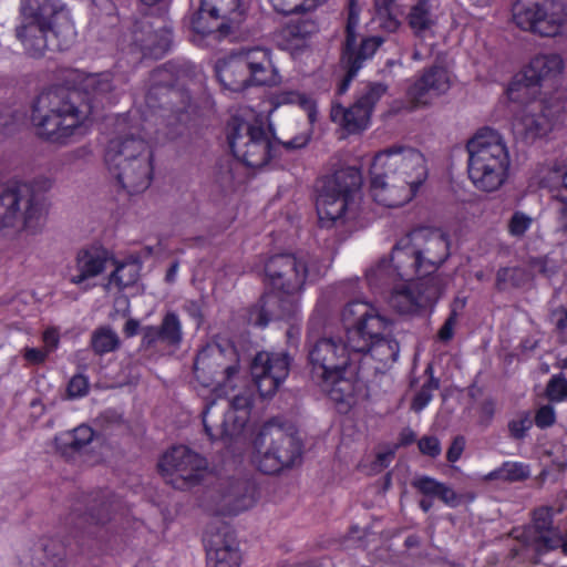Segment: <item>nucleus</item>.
<instances>
[{
    "instance_id": "1",
    "label": "nucleus",
    "mask_w": 567,
    "mask_h": 567,
    "mask_svg": "<svg viewBox=\"0 0 567 567\" xmlns=\"http://www.w3.org/2000/svg\"><path fill=\"white\" fill-rule=\"evenodd\" d=\"M373 200L385 207L410 202L427 177L425 156L408 145H393L378 152L370 167Z\"/></svg>"
},
{
    "instance_id": "2",
    "label": "nucleus",
    "mask_w": 567,
    "mask_h": 567,
    "mask_svg": "<svg viewBox=\"0 0 567 567\" xmlns=\"http://www.w3.org/2000/svg\"><path fill=\"white\" fill-rule=\"evenodd\" d=\"M349 346L353 353L363 354L365 362L381 372L399 358V342L393 337L394 322L370 302L353 300L341 312Z\"/></svg>"
},
{
    "instance_id": "3",
    "label": "nucleus",
    "mask_w": 567,
    "mask_h": 567,
    "mask_svg": "<svg viewBox=\"0 0 567 567\" xmlns=\"http://www.w3.org/2000/svg\"><path fill=\"white\" fill-rule=\"evenodd\" d=\"M17 38L32 56L63 50L74 35L70 12L60 0H21Z\"/></svg>"
},
{
    "instance_id": "4",
    "label": "nucleus",
    "mask_w": 567,
    "mask_h": 567,
    "mask_svg": "<svg viewBox=\"0 0 567 567\" xmlns=\"http://www.w3.org/2000/svg\"><path fill=\"white\" fill-rule=\"evenodd\" d=\"M353 351L341 337H322L308 351L311 380L337 403L348 402L354 394Z\"/></svg>"
},
{
    "instance_id": "5",
    "label": "nucleus",
    "mask_w": 567,
    "mask_h": 567,
    "mask_svg": "<svg viewBox=\"0 0 567 567\" xmlns=\"http://www.w3.org/2000/svg\"><path fill=\"white\" fill-rule=\"evenodd\" d=\"M215 71L223 87L230 92L281 83L272 51L262 45L243 47L231 52L216 62Z\"/></svg>"
},
{
    "instance_id": "6",
    "label": "nucleus",
    "mask_w": 567,
    "mask_h": 567,
    "mask_svg": "<svg viewBox=\"0 0 567 567\" xmlns=\"http://www.w3.org/2000/svg\"><path fill=\"white\" fill-rule=\"evenodd\" d=\"M86 115L54 91L41 93L33 103L31 125L35 135L51 144L68 145L87 132Z\"/></svg>"
},
{
    "instance_id": "7",
    "label": "nucleus",
    "mask_w": 567,
    "mask_h": 567,
    "mask_svg": "<svg viewBox=\"0 0 567 567\" xmlns=\"http://www.w3.org/2000/svg\"><path fill=\"white\" fill-rule=\"evenodd\" d=\"M467 174L473 186L485 193L498 190L507 181L511 156L504 137L495 130H480L466 145Z\"/></svg>"
},
{
    "instance_id": "8",
    "label": "nucleus",
    "mask_w": 567,
    "mask_h": 567,
    "mask_svg": "<svg viewBox=\"0 0 567 567\" xmlns=\"http://www.w3.org/2000/svg\"><path fill=\"white\" fill-rule=\"evenodd\" d=\"M362 175L355 167H344L328 177L316 207L321 227L344 226L360 214Z\"/></svg>"
},
{
    "instance_id": "9",
    "label": "nucleus",
    "mask_w": 567,
    "mask_h": 567,
    "mask_svg": "<svg viewBox=\"0 0 567 567\" xmlns=\"http://www.w3.org/2000/svg\"><path fill=\"white\" fill-rule=\"evenodd\" d=\"M49 200L37 183L14 184L0 193V230L39 233L47 220Z\"/></svg>"
},
{
    "instance_id": "10",
    "label": "nucleus",
    "mask_w": 567,
    "mask_h": 567,
    "mask_svg": "<svg viewBox=\"0 0 567 567\" xmlns=\"http://www.w3.org/2000/svg\"><path fill=\"white\" fill-rule=\"evenodd\" d=\"M447 256L449 241L442 231L420 229L393 248L391 264L401 279L410 280L422 270L435 272Z\"/></svg>"
},
{
    "instance_id": "11",
    "label": "nucleus",
    "mask_w": 567,
    "mask_h": 567,
    "mask_svg": "<svg viewBox=\"0 0 567 567\" xmlns=\"http://www.w3.org/2000/svg\"><path fill=\"white\" fill-rule=\"evenodd\" d=\"M302 445L297 435L272 419L254 440L252 462L265 474H277L300 461Z\"/></svg>"
},
{
    "instance_id": "12",
    "label": "nucleus",
    "mask_w": 567,
    "mask_h": 567,
    "mask_svg": "<svg viewBox=\"0 0 567 567\" xmlns=\"http://www.w3.org/2000/svg\"><path fill=\"white\" fill-rule=\"evenodd\" d=\"M513 21L524 31L543 38L567 34V0H517Z\"/></svg>"
},
{
    "instance_id": "13",
    "label": "nucleus",
    "mask_w": 567,
    "mask_h": 567,
    "mask_svg": "<svg viewBox=\"0 0 567 567\" xmlns=\"http://www.w3.org/2000/svg\"><path fill=\"white\" fill-rule=\"evenodd\" d=\"M227 138L234 156L247 166L262 167L274 155L270 135L257 122L234 116L227 125Z\"/></svg>"
},
{
    "instance_id": "14",
    "label": "nucleus",
    "mask_w": 567,
    "mask_h": 567,
    "mask_svg": "<svg viewBox=\"0 0 567 567\" xmlns=\"http://www.w3.org/2000/svg\"><path fill=\"white\" fill-rule=\"evenodd\" d=\"M239 373V358L231 347L223 348L217 343L204 347L196 355L194 375L204 388L224 393L233 388Z\"/></svg>"
},
{
    "instance_id": "15",
    "label": "nucleus",
    "mask_w": 567,
    "mask_h": 567,
    "mask_svg": "<svg viewBox=\"0 0 567 567\" xmlns=\"http://www.w3.org/2000/svg\"><path fill=\"white\" fill-rule=\"evenodd\" d=\"M158 470L164 481L179 491H187L199 485L208 470L205 457L185 445L173 446L158 462Z\"/></svg>"
},
{
    "instance_id": "16",
    "label": "nucleus",
    "mask_w": 567,
    "mask_h": 567,
    "mask_svg": "<svg viewBox=\"0 0 567 567\" xmlns=\"http://www.w3.org/2000/svg\"><path fill=\"white\" fill-rule=\"evenodd\" d=\"M565 70V61L559 53H540L535 55L507 89V96L513 102H525L528 96H536L543 84L559 78Z\"/></svg>"
},
{
    "instance_id": "17",
    "label": "nucleus",
    "mask_w": 567,
    "mask_h": 567,
    "mask_svg": "<svg viewBox=\"0 0 567 567\" xmlns=\"http://www.w3.org/2000/svg\"><path fill=\"white\" fill-rule=\"evenodd\" d=\"M513 120V132L516 136L534 141L545 136L553 126V120L563 110L558 99L537 100L536 96H528Z\"/></svg>"
},
{
    "instance_id": "18",
    "label": "nucleus",
    "mask_w": 567,
    "mask_h": 567,
    "mask_svg": "<svg viewBox=\"0 0 567 567\" xmlns=\"http://www.w3.org/2000/svg\"><path fill=\"white\" fill-rule=\"evenodd\" d=\"M358 23L359 10L357 9L354 1L350 0L349 17L346 29V42L341 58V63L346 69L347 74L338 87L339 94L347 92L351 81L361 69L363 62L370 59L383 42L381 38L370 37L362 39L360 43H358L355 34Z\"/></svg>"
},
{
    "instance_id": "19",
    "label": "nucleus",
    "mask_w": 567,
    "mask_h": 567,
    "mask_svg": "<svg viewBox=\"0 0 567 567\" xmlns=\"http://www.w3.org/2000/svg\"><path fill=\"white\" fill-rule=\"evenodd\" d=\"M228 411L215 413L216 402L212 401L202 413L206 434L210 440L221 439L239 432L248 422L251 396L248 392L236 395L227 403Z\"/></svg>"
},
{
    "instance_id": "20",
    "label": "nucleus",
    "mask_w": 567,
    "mask_h": 567,
    "mask_svg": "<svg viewBox=\"0 0 567 567\" xmlns=\"http://www.w3.org/2000/svg\"><path fill=\"white\" fill-rule=\"evenodd\" d=\"M265 281L288 297L299 293L308 277L307 264L291 254L271 256L265 264Z\"/></svg>"
},
{
    "instance_id": "21",
    "label": "nucleus",
    "mask_w": 567,
    "mask_h": 567,
    "mask_svg": "<svg viewBox=\"0 0 567 567\" xmlns=\"http://www.w3.org/2000/svg\"><path fill=\"white\" fill-rule=\"evenodd\" d=\"M110 265H115L113 254L102 245L91 244L75 252L65 276L70 284L87 290L92 287L90 281L104 274Z\"/></svg>"
},
{
    "instance_id": "22",
    "label": "nucleus",
    "mask_w": 567,
    "mask_h": 567,
    "mask_svg": "<svg viewBox=\"0 0 567 567\" xmlns=\"http://www.w3.org/2000/svg\"><path fill=\"white\" fill-rule=\"evenodd\" d=\"M291 358L286 352H258L251 363V377L262 398H271L289 375Z\"/></svg>"
},
{
    "instance_id": "23",
    "label": "nucleus",
    "mask_w": 567,
    "mask_h": 567,
    "mask_svg": "<svg viewBox=\"0 0 567 567\" xmlns=\"http://www.w3.org/2000/svg\"><path fill=\"white\" fill-rule=\"evenodd\" d=\"M451 85L450 71L446 68L434 65L408 89L406 94L414 107L427 106L434 99L445 94Z\"/></svg>"
},
{
    "instance_id": "24",
    "label": "nucleus",
    "mask_w": 567,
    "mask_h": 567,
    "mask_svg": "<svg viewBox=\"0 0 567 567\" xmlns=\"http://www.w3.org/2000/svg\"><path fill=\"white\" fill-rule=\"evenodd\" d=\"M154 161L151 145L141 136L120 135L112 138L105 151L109 168L124 166L135 162Z\"/></svg>"
},
{
    "instance_id": "25",
    "label": "nucleus",
    "mask_w": 567,
    "mask_h": 567,
    "mask_svg": "<svg viewBox=\"0 0 567 567\" xmlns=\"http://www.w3.org/2000/svg\"><path fill=\"white\" fill-rule=\"evenodd\" d=\"M207 567H240L241 556L237 539L228 526L205 537Z\"/></svg>"
},
{
    "instance_id": "26",
    "label": "nucleus",
    "mask_w": 567,
    "mask_h": 567,
    "mask_svg": "<svg viewBox=\"0 0 567 567\" xmlns=\"http://www.w3.org/2000/svg\"><path fill=\"white\" fill-rule=\"evenodd\" d=\"M291 300H281L276 293L264 295L247 310V321L255 327L265 328L271 320L285 319L293 311Z\"/></svg>"
},
{
    "instance_id": "27",
    "label": "nucleus",
    "mask_w": 567,
    "mask_h": 567,
    "mask_svg": "<svg viewBox=\"0 0 567 567\" xmlns=\"http://www.w3.org/2000/svg\"><path fill=\"white\" fill-rule=\"evenodd\" d=\"M154 161H137L124 166L109 168L117 183L128 194H140L145 192L152 182Z\"/></svg>"
},
{
    "instance_id": "28",
    "label": "nucleus",
    "mask_w": 567,
    "mask_h": 567,
    "mask_svg": "<svg viewBox=\"0 0 567 567\" xmlns=\"http://www.w3.org/2000/svg\"><path fill=\"white\" fill-rule=\"evenodd\" d=\"M203 11L219 20V34L225 37L245 18L241 0H203Z\"/></svg>"
},
{
    "instance_id": "29",
    "label": "nucleus",
    "mask_w": 567,
    "mask_h": 567,
    "mask_svg": "<svg viewBox=\"0 0 567 567\" xmlns=\"http://www.w3.org/2000/svg\"><path fill=\"white\" fill-rule=\"evenodd\" d=\"M223 507L229 514H238L251 508L257 502L256 485L248 480L229 482L221 491Z\"/></svg>"
},
{
    "instance_id": "30",
    "label": "nucleus",
    "mask_w": 567,
    "mask_h": 567,
    "mask_svg": "<svg viewBox=\"0 0 567 567\" xmlns=\"http://www.w3.org/2000/svg\"><path fill=\"white\" fill-rule=\"evenodd\" d=\"M440 14L431 0H417L406 13L405 20L409 28L416 37L432 32L437 25Z\"/></svg>"
},
{
    "instance_id": "31",
    "label": "nucleus",
    "mask_w": 567,
    "mask_h": 567,
    "mask_svg": "<svg viewBox=\"0 0 567 567\" xmlns=\"http://www.w3.org/2000/svg\"><path fill=\"white\" fill-rule=\"evenodd\" d=\"M533 529L535 540L545 550H551L560 546L561 536L553 527V515L548 507H540L534 512Z\"/></svg>"
},
{
    "instance_id": "32",
    "label": "nucleus",
    "mask_w": 567,
    "mask_h": 567,
    "mask_svg": "<svg viewBox=\"0 0 567 567\" xmlns=\"http://www.w3.org/2000/svg\"><path fill=\"white\" fill-rule=\"evenodd\" d=\"M330 115L331 120L342 126L348 133H358L365 130L371 116L367 109L355 102L348 109L334 104Z\"/></svg>"
},
{
    "instance_id": "33",
    "label": "nucleus",
    "mask_w": 567,
    "mask_h": 567,
    "mask_svg": "<svg viewBox=\"0 0 567 567\" xmlns=\"http://www.w3.org/2000/svg\"><path fill=\"white\" fill-rule=\"evenodd\" d=\"M426 274L425 270L417 272V279L412 284L414 290L417 292V296L423 305L426 307L427 305L435 302L440 296L442 295L445 287L451 281L450 276H444L441 274Z\"/></svg>"
},
{
    "instance_id": "34",
    "label": "nucleus",
    "mask_w": 567,
    "mask_h": 567,
    "mask_svg": "<svg viewBox=\"0 0 567 567\" xmlns=\"http://www.w3.org/2000/svg\"><path fill=\"white\" fill-rule=\"evenodd\" d=\"M114 270L107 278L106 289L123 290L133 286L140 278L141 265L136 261L118 262L115 259Z\"/></svg>"
},
{
    "instance_id": "35",
    "label": "nucleus",
    "mask_w": 567,
    "mask_h": 567,
    "mask_svg": "<svg viewBox=\"0 0 567 567\" xmlns=\"http://www.w3.org/2000/svg\"><path fill=\"white\" fill-rule=\"evenodd\" d=\"M299 17L290 20L284 29L286 37L296 40H306L319 31V22L315 11H300Z\"/></svg>"
},
{
    "instance_id": "36",
    "label": "nucleus",
    "mask_w": 567,
    "mask_h": 567,
    "mask_svg": "<svg viewBox=\"0 0 567 567\" xmlns=\"http://www.w3.org/2000/svg\"><path fill=\"white\" fill-rule=\"evenodd\" d=\"M94 432L87 425H80L73 431L63 432L55 437L56 447L62 454L79 451L93 440Z\"/></svg>"
},
{
    "instance_id": "37",
    "label": "nucleus",
    "mask_w": 567,
    "mask_h": 567,
    "mask_svg": "<svg viewBox=\"0 0 567 567\" xmlns=\"http://www.w3.org/2000/svg\"><path fill=\"white\" fill-rule=\"evenodd\" d=\"M121 508V503L113 496H102L94 498L89 507L86 519L95 524H105L112 519L114 514Z\"/></svg>"
},
{
    "instance_id": "38",
    "label": "nucleus",
    "mask_w": 567,
    "mask_h": 567,
    "mask_svg": "<svg viewBox=\"0 0 567 567\" xmlns=\"http://www.w3.org/2000/svg\"><path fill=\"white\" fill-rule=\"evenodd\" d=\"M390 305L400 313H411L423 307L413 285L395 288L390 297Z\"/></svg>"
},
{
    "instance_id": "39",
    "label": "nucleus",
    "mask_w": 567,
    "mask_h": 567,
    "mask_svg": "<svg viewBox=\"0 0 567 567\" xmlns=\"http://www.w3.org/2000/svg\"><path fill=\"white\" fill-rule=\"evenodd\" d=\"M529 476L528 466L518 462H504L498 468L485 475V481L519 482Z\"/></svg>"
},
{
    "instance_id": "40",
    "label": "nucleus",
    "mask_w": 567,
    "mask_h": 567,
    "mask_svg": "<svg viewBox=\"0 0 567 567\" xmlns=\"http://www.w3.org/2000/svg\"><path fill=\"white\" fill-rule=\"evenodd\" d=\"M374 9L381 27L395 32L401 27V21L395 13V0H374Z\"/></svg>"
},
{
    "instance_id": "41",
    "label": "nucleus",
    "mask_w": 567,
    "mask_h": 567,
    "mask_svg": "<svg viewBox=\"0 0 567 567\" xmlns=\"http://www.w3.org/2000/svg\"><path fill=\"white\" fill-rule=\"evenodd\" d=\"M91 344L95 353L104 354L118 348L120 338L117 333L111 328L102 327L93 332Z\"/></svg>"
},
{
    "instance_id": "42",
    "label": "nucleus",
    "mask_w": 567,
    "mask_h": 567,
    "mask_svg": "<svg viewBox=\"0 0 567 567\" xmlns=\"http://www.w3.org/2000/svg\"><path fill=\"white\" fill-rule=\"evenodd\" d=\"M158 327L162 332V343L179 346L183 339L182 322L175 312H167Z\"/></svg>"
},
{
    "instance_id": "43",
    "label": "nucleus",
    "mask_w": 567,
    "mask_h": 567,
    "mask_svg": "<svg viewBox=\"0 0 567 567\" xmlns=\"http://www.w3.org/2000/svg\"><path fill=\"white\" fill-rule=\"evenodd\" d=\"M219 20L208 16V12L203 11V1L197 12L190 19V28L193 32L200 37L210 35L214 32L219 33Z\"/></svg>"
},
{
    "instance_id": "44",
    "label": "nucleus",
    "mask_w": 567,
    "mask_h": 567,
    "mask_svg": "<svg viewBox=\"0 0 567 567\" xmlns=\"http://www.w3.org/2000/svg\"><path fill=\"white\" fill-rule=\"evenodd\" d=\"M388 87L382 83H369L359 93L355 103L361 104L371 114L374 105L385 94Z\"/></svg>"
},
{
    "instance_id": "45",
    "label": "nucleus",
    "mask_w": 567,
    "mask_h": 567,
    "mask_svg": "<svg viewBox=\"0 0 567 567\" xmlns=\"http://www.w3.org/2000/svg\"><path fill=\"white\" fill-rule=\"evenodd\" d=\"M551 202L555 206V231L567 240V197L555 194L551 196Z\"/></svg>"
},
{
    "instance_id": "46",
    "label": "nucleus",
    "mask_w": 567,
    "mask_h": 567,
    "mask_svg": "<svg viewBox=\"0 0 567 567\" xmlns=\"http://www.w3.org/2000/svg\"><path fill=\"white\" fill-rule=\"evenodd\" d=\"M546 396L551 402H564L567 400V379L564 373L551 375L546 385Z\"/></svg>"
},
{
    "instance_id": "47",
    "label": "nucleus",
    "mask_w": 567,
    "mask_h": 567,
    "mask_svg": "<svg viewBox=\"0 0 567 567\" xmlns=\"http://www.w3.org/2000/svg\"><path fill=\"white\" fill-rule=\"evenodd\" d=\"M533 420L529 412H522L517 414L509 423L508 431L511 436L515 440H522L526 433L532 429Z\"/></svg>"
},
{
    "instance_id": "48",
    "label": "nucleus",
    "mask_w": 567,
    "mask_h": 567,
    "mask_svg": "<svg viewBox=\"0 0 567 567\" xmlns=\"http://www.w3.org/2000/svg\"><path fill=\"white\" fill-rule=\"evenodd\" d=\"M274 9L282 14L299 13L300 11H316L307 0H270Z\"/></svg>"
},
{
    "instance_id": "49",
    "label": "nucleus",
    "mask_w": 567,
    "mask_h": 567,
    "mask_svg": "<svg viewBox=\"0 0 567 567\" xmlns=\"http://www.w3.org/2000/svg\"><path fill=\"white\" fill-rule=\"evenodd\" d=\"M532 224L533 218L529 215L523 212H515L508 221L507 229L513 237H523Z\"/></svg>"
},
{
    "instance_id": "50",
    "label": "nucleus",
    "mask_w": 567,
    "mask_h": 567,
    "mask_svg": "<svg viewBox=\"0 0 567 567\" xmlns=\"http://www.w3.org/2000/svg\"><path fill=\"white\" fill-rule=\"evenodd\" d=\"M285 101L289 103H298L307 113L308 120L311 124L317 121V104L311 97L291 92L286 94Z\"/></svg>"
},
{
    "instance_id": "51",
    "label": "nucleus",
    "mask_w": 567,
    "mask_h": 567,
    "mask_svg": "<svg viewBox=\"0 0 567 567\" xmlns=\"http://www.w3.org/2000/svg\"><path fill=\"white\" fill-rule=\"evenodd\" d=\"M86 86L92 90L94 94H104L112 90V74L104 72L94 74L87 78Z\"/></svg>"
},
{
    "instance_id": "52",
    "label": "nucleus",
    "mask_w": 567,
    "mask_h": 567,
    "mask_svg": "<svg viewBox=\"0 0 567 567\" xmlns=\"http://www.w3.org/2000/svg\"><path fill=\"white\" fill-rule=\"evenodd\" d=\"M89 380L83 374H75L68 383V396L70 399L82 398L89 392Z\"/></svg>"
},
{
    "instance_id": "53",
    "label": "nucleus",
    "mask_w": 567,
    "mask_h": 567,
    "mask_svg": "<svg viewBox=\"0 0 567 567\" xmlns=\"http://www.w3.org/2000/svg\"><path fill=\"white\" fill-rule=\"evenodd\" d=\"M441 484V482L426 475L416 477L412 482V486L416 488L420 493H422L425 496L435 497L437 496Z\"/></svg>"
},
{
    "instance_id": "54",
    "label": "nucleus",
    "mask_w": 567,
    "mask_h": 567,
    "mask_svg": "<svg viewBox=\"0 0 567 567\" xmlns=\"http://www.w3.org/2000/svg\"><path fill=\"white\" fill-rule=\"evenodd\" d=\"M556 422V412L555 409L549 405L540 406L535 414V424L539 429H546L551 426Z\"/></svg>"
},
{
    "instance_id": "55",
    "label": "nucleus",
    "mask_w": 567,
    "mask_h": 567,
    "mask_svg": "<svg viewBox=\"0 0 567 567\" xmlns=\"http://www.w3.org/2000/svg\"><path fill=\"white\" fill-rule=\"evenodd\" d=\"M420 452L430 457H436L441 454V444L435 436H423L419 443Z\"/></svg>"
},
{
    "instance_id": "56",
    "label": "nucleus",
    "mask_w": 567,
    "mask_h": 567,
    "mask_svg": "<svg viewBox=\"0 0 567 567\" xmlns=\"http://www.w3.org/2000/svg\"><path fill=\"white\" fill-rule=\"evenodd\" d=\"M457 317H458V313H457L456 309L453 308L450 312V316L445 320L444 324L439 330L437 336L441 341L447 342L453 338L454 329L457 323Z\"/></svg>"
},
{
    "instance_id": "57",
    "label": "nucleus",
    "mask_w": 567,
    "mask_h": 567,
    "mask_svg": "<svg viewBox=\"0 0 567 567\" xmlns=\"http://www.w3.org/2000/svg\"><path fill=\"white\" fill-rule=\"evenodd\" d=\"M142 347L146 349H152L157 346V343L162 342V332L159 327L147 326L142 330Z\"/></svg>"
},
{
    "instance_id": "58",
    "label": "nucleus",
    "mask_w": 567,
    "mask_h": 567,
    "mask_svg": "<svg viewBox=\"0 0 567 567\" xmlns=\"http://www.w3.org/2000/svg\"><path fill=\"white\" fill-rule=\"evenodd\" d=\"M436 497L450 507H456L461 502V497L444 483L441 484Z\"/></svg>"
},
{
    "instance_id": "59",
    "label": "nucleus",
    "mask_w": 567,
    "mask_h": 567,
    "mask_svg": "<svg viewBox=\"0 0 567 567\" xmlns=\"http://www.w3.org/2000/svg\"><path fill=\"white\" fill-rule=\"evenodd\" d=\"M520 272L518 268H501L496 275V285L498 289H506L508 282L513 281L514 278Z\"/></svg>"
},
{
    "instance_id": "60",
    "label": "nucleus",
    "mask_w": 567,
    "mask_h": 567,
    "mask_svg": "<svg viewBox=\"0 0 567 567\" xmlns=\"http://www.w3.org/2000/svg\"><path fill=\"white\" fill-rule=\"evenodd\" d=\"M433 394L430 392L429 388L422 386L413 399L412 409L415 412L422 411L431 402Z\"/></svg>"
},
{
    "instance_id": "61",
    "label": "nucleus",
    "mask_w": 567,
    "mask_h": 567,
    "mask_svg": "<svg viewBox=\"0 0 567 567\" xmlns=\"http://www.w3.org/2000/svg\"><path fill=\"white\" fill-rule=\"evenodd\" d=\"M465 447V440L463 436H456L447 450L446 458L449 462L454 463L458 461Z\"/></svg>"
},
{
    "instance_id": "62",
    "label": "nucleus",
    "mask_w": 567,
    "mask_h": 567,
    "mask_svg": "<svg viewBox=\"0 0 567 567\" xmlns=\"http://www.w3.org/2000/svg\"><path fill=\"white\" fill-rule=\"evenodd\" d=\"M49 354V351L37 348H25L24 359L32 364H40L44 362Z\"/></svg>"
},
{
    "instance_id": "63",
    "label": "nucleus",
    "mask_w": 567,
    "mask_h": 567,
    "mask_svg": "<svg viewBox=\"0 0 567 567\" xmlns=\"http://www.w3.org/2000/svg\"><path fill=\"white\" fill-rule=\"evenodd\" d=\"M60 337L59 331L55 328H49L43 332V342L47 351H52L56 348Z\"/></svg>"
},
{
    "instance_id": "64",
    "label": "nucleus",
    "mask_w": 567,
    "mask_h": 567,
    "mask_svg": "<svg viewBox=\"0 0 567 567\" xmlns=\"http://www.w3.org/2000/svg\"><path fill=\"white\" fill-rule=\"evenodd\" d=\"M393 452H382V453H379L377 456H375V460L372 464V470L374 472H380L382 470H384L385 467L389 466V464L391 463V461L393 460Z\"/></svg>"
}]
</instances>
